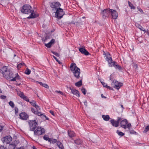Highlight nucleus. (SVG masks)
<instances>
[{
    "label": "nucleus",
    "instance_id": "nucleus-1",
    "mask_svg": "<svg viewBox=\"0 0 149 149\" xmlns=\"http://www.w3.org/2000/svg\"><path fill=\"white\" fill-rule=\"evenodd\" d=\"M106 56V58L108 62V63L110 67L114 66L116 69H118L119 70L123 69L122 67L119 65L117 64V63L114 61H113L111 57L110 56V54L107 52L106 53L105 52L104 53Z\"/></svg>",
    "mask_w": 149,
    "mask_h": 149
},
{
    "label": "nucleus",
    "instance_id": "nucleus-2",
    "mask_svg": "<svg viewBox=\"0 0 149 149\" xmlns=\"http://www.w3.org/2000/svg\"><path fill=\"white\" fill-rule=\"evenodd\" d=\"M70 68L71 71L73 73L74 76L77 79H79L80 77V70L77 67L76 64L74 63H72Z\"/></svg>",
    "mask_w": 149,
    "mask_h": 149
},
{
    "label": "nucleus",
    "instance_id": "nucleus-3",
    "mask_svg": "<svg viewBox=\"0 0 149 149\" xmlns=\"http://www.w3.org/2000/svg\"><path fill=\"white\" fill-rule=\"evenodd\" d=\"M15 76L13 77V74L12 72H10L9 70L6 71L5 73L3 74V77L8 79H10L11 78H13L10 79L11 81H17L19 80L20 77L18 75V73H16L15 74Z\"/></svg>",
    "mask_w": 149,
    "mask_h": 149
},
{
    "label": "nucleus",
    "instance_id": "nucleus-4",
    "mask_svg": "<svg viewBox=\"0 0 149 149\" xmlns=\"http://www.w3.org/2000/svg\"><path fill=\"white\" fill-rule=\"evenodd\" d=\"M31 8L32 7L30 5L25 4L23 6L21 11L23 13L28 14L31 12Z\"/></svg>",
    "mask_w": 149,
    "mask_h": 149
},
{
    "label": "nucleus",
    "instance_id": "nucleus-5",
    "mask_svg": "<svg viewBox=\"0 0 149 149\" xmlns=\"http://www.w3.org/2000/svg\"><path fill=\"white\" fill-rule=\"evenodd\" d=\"M120 121V126L124 129H126L127 128L130 129L131 127V123H128L126 119H125L123 120L122 119Z\"/></svg>",
    "mask_w": 149,
    "mask_h": 149
},
{
    "label": "nucleus",
    "instance_id": "nucleus-6",
    "mask_svg": "<svg viewBox=\"0 0 149 149\" xmlns=\"http://www.w3.org/2000/svg\"><path fill=\"white\" fill-rule=\"evenodd\" d=\"M29 127L30 128V131H34L38 125V123L35 120H29Z\"/></svg>",
    "mask_w": 149,
    "mask_h": 149
},
{
    "label": "nucleus",
    "instance_id": "nucleus-7",
    "mask_svg": "<svg viewBox=\"0 0 149 149\" xmlns=\"http://www.w3.org/2000/svg\"><path fill=\"white\" fill-rule=\"evenodd\" d=\"M55 16L58 19H61L64 14L63 10L61 8H59L56 10Z\"/></svg>",
    "mask_w": 149,
    "mask_h": 149
},
{
    "label": "nucleus",
    "instance_id": "nucleus-8",
    "mask_svg": "<svg viewBox=\"0 0 149 149\" xmlns=\"http://www.w3.org/2000/svg\"><path fill=\"white\" fill-rule=\"evenodd\" d=\"M35 136H39L45 133V130L44 128L38 127L36 130L34 131Z\"/></svg>",
    "mask_w": 149,
    "mask_h": 149
},
{
    "label": "nucleus",
    "instance_id": "nucleus-9",
    "mask_svg": "<svg viewBox=\"0 0 149 149\" xmlns=\"http://www.w3.org/2000/svg\"><path fill=\"white\" fill-rule=\"evenodd\" d=\"M111 86L115 88L118 90L123 86V84L114 80L112 81Z\"/></svg>",
    "mask_w": 149,
    "mask_h": 149
},
{
    "label": "nucleus",
    "instance_id": "nucleus-10",
    "mask_svg": "<svg viewBox=\"0 0 149 149\" xmlns=\"http://www.w3.org/2000/svg\"><path fill=\"white\" fill-rule=\"evenodd\" d=\"M1 140L3 143L8 144L12 141V139L10 136H7L5 137L2 138Z\"/></svg>",
    "mask_w": 149,
    "mask_h": 149
},
{
    "label": "nucleus",
    "instance_id": "nucleus-11",
    "mask_svg": "<svg viewBox=\"0 0 149 149\" xmlns=\"http://www.w3.org/2000/svg\"><path fill=\"white\" fill-rule=\"evenodd\" d=\"M121 120V118L118 117V120L117 121L114 120L113 119H112L110 120V122L113 126L117 127L119 126V122Z\"/></svg>",
    "mask_w": 149,
    "mask_h": 149
},
{
    "label": "nucleus",
    "instance_id": "nucleus-12",
    "mask_svg": "<svg viewBox=\"0 0 149 149\" xmlns=\"http://www.w3.org/2000/svg\"><path fill=\"white\" fill-rule=\"evenodd\" d=\"M61 6L60 3L58 2H53L50 4V6L52 8L56 10L60 8Z\"/></svg>",
    "mask_w": 149,
    "mask_h": 149
},
{
    "label": "nucleus",
    "instance_id": "nucleus-13",
    "mask_svg": "<svg viewBox=\"0 0 149 149\" xmlns=\"http://www.w3.org/2000/svg\"><path fill=\"white\" fill-rule=\"evenodd\" d=\"M111 10L109 8L104 10L102 12L103 16L106 17L110 15Z\"/></svg>",
    "mask_w": 149,
    "mask_h": 149
},
{
    "label": "nucleus",
    "instance_id": "nucleus-14",
    "mask_svg": "<svg viewBox=\"0 0 149 149\" xmlns=\"http://www.w3.org/2000/svg\"><path fill=\"white\" fill-rule=\"evenodd\" d=\"M111 15L113 19H116L118 16V13L115 10L113 9L111 10L110 15Z\"/></svg>",
    "mask_w": 149,
    "mask_h": 149
},
{
    "label": "nucleus",
    "instance_id": "nucleus-15",
    "mask_svg": "<svg viewBox=\"0 0 149 149\" xmlns=\"http://www.w3.org/2000/svg\"><path fill=\"white\" fill-rule=\"evenodd\" d=\"M20 118L22 120H26L29 117V115L25 112H22L19 114Z\"/></svg>",
    "mask_w": 149,
    "mask_h": 149
},
{
    "label": "nucleus",
    "instance_id": "nucleus-16",
    "mask_svg": "<svg viewBox=\"0 0 149 149\" xmlns=\"http://www.w3.org/2000/svg\"><path fill=\"white\" fill-rule=\"evenodd\" d=\"M79 51L82 54L85 55H88L90 54L89 52H88L85 48L84 47L80 48L79 49Z\"/></svg>",
    "mask_w": 149,
    "mask_h": 149
},
{
    "label": "nucleus",
    "instance_id": "nucleus-17",
    "mask_svg": "<svg viewBox=\"0 0 149 149\" xmlns=\"http://www.w3.org/2000/svg\"><path fill=\"white\" fill-rule=\"evenodd\" d=\"M55 43V40L54 39H52L50 42H49L48 43L45 44V46L47 47L50 48L51 47L52 45Z\"/></svg>",
    "mask_w": 149,
    "mask_h": 149
},
{
    "label": "nucleus",
    "instance_id": "nucleus-18",
    "mask_svg": "<svg viewBox=\"0 0 149 149\" xmlns=\"http://www.w3.org/2000/svg\"><path fill=\"white\" fill-rule=\"evenodd\" d=\"M68 134L70 138L74 137L75 136V133L73 131L70 130L68 131Z\"/></svg>",
    "mask_w": 149,
    "mask_h": 149
},
{
    "label": "nucleus",
    "instance_id": "nucleus-19",
    "mask_svg": "<svg viewBox=\"0 0 149 149\" xmlns=\"http://www.w3.org/2000/svg\"><path fill=\"white\" fill-rule=\"evenodd\" d=\"M71 92L73 94L77 96L78 97H79V93L76 89H72V90Z\"/></svg>",
    "mask_w": 149,
    "mask_h": 149
},
{
    "label": "nucleus",
    "instance_id": "nucleus-20",
    "mask_svg": "<svg viewBox=\"0 0 149 149\" xmlns=\"http://www.w3.org/2000/svg\"><path fill=\"white\" fill-rule=\"evenodd\" d=\"M74 143L77 145H82L83 143L82 141L79 138L77 139L74 141Z\"/></svg>",
    "mask_w": 149,
    "mask_h": 149
},
{
    "label": "nucleus",
    "instance_id": "nucleus-21",
    "mask_svg": "<svg viewBox=\"0 0 149 149\" xmlns=\"http://www.w3.org/2000/svg\"><path fill=\"white\" fill-rule=\"evenodd\" d=\"M8 70L7 67L4 66L1 69L0 72L3 75L5 73L6 71H7Z\"/></svg>",
    "mask_w": 149,
    "mask_h": 149
},
{
    "label": "nucleus",
    "instance_id": "nucleus-22",
    "mask_svg": "<svg viewBox=\"0 0 149 149\" xmlns=\"http://www.w3.org/2000/svg\"><path fill=\"white\" fill-rule=\"evenodd\" d=\"M31 14H30V16L27 17L28 18L30 19L35 18L36 17V14L34 13L33 10L32 11L31 10Z\"/></svg>",
    "mask_w": 149,
    "mask_h": 149
},
{
    "label": "nucleus",
    "instance_id": "nucleus-23",
    "mask_svg": "<svg viewBox=\"0 0 149 149\" xmlns=\"http://www.w3.org/2000/svg\"><path fill=\"white\" fill-rule=\"evenodd\" d=\"M102 117L103 119L105 121H108L110 119V117L109 115H102Z\"/></svg>",
    "mask_w": 149,
    "mask_h": 149
},
{
    "label": "nucleus",
    "instance_id": "nucleus-24",
    "mask_svg": "<svg viewBox=\"0 0 149 149\" xmlns=\"http://www.w3.org/2000/svg\"><path fill=\"white\" fill-rule=\"evenodd\" d=\"M57 146L60 149H64V147L62 144L59 141H57Z\"/></svg>",
    "mask_w": 149,
    "mask_h": 149
},
{
    "label": "nucleus",
    "instance_id": "nucleus-25",
    "mask_svg": "<svg viewBox=\"0 0 149 149\" xmlns=\"http://www.w3.org/2000/svg\"><path fill=\"white\" fill-rule=\"evenodd\" d=\"M43 139L46 141H48L49 142L51 143V139L49 138L47 135H45L43 136Z\"/></svg>",
    "mask_w": 149,
    "mask_h": 149
},
{
    "label": "nucleus",
    "instance_id": "nucleus-26",
    "mask_svg": "<svg viewBox=\"0 0 149 149\" xmlns=\"http://www.w3.org/2000/svg\"><path fill=\"white\" fill-rule=\"evenodd\" d=\"M17 95L19 96L20 97L22 98L23 96L24 95V94L23 92H21L20 91H17Z\"/></svg>",
    "mask_w": 149,
    "mask_h": 149
},
{
    "label": "nucleus",
    "instance_id": "nucleus-27",
    "mask_svg": "<svg viewBox=\"0 0 149 149\" xmlns=\"http://www.w3.org/2000/svg\"><path fill=\"white\" fill-rule=\"evenodd\" d=\"M82 85V80H80L79 81L75 83V85L79 87Z\"/></svg>",
    "mask_w": 149,
    "mask_h": 149
},
{
    "label": "nucleus",
    "instance_id": "nucleus-28",
    "mask_svg": "<svg viewBox=\"0 0 149 149\" xmlns=\"http://www.w3.org/2000/svg\"><path fill=\"white\" fill-rule=\"evenodd\" d=\"M128 4L129 6L130 7L131 9H133L134 10L135 9L136 7L134 6L132 3L130 2L129 1H128Z\"/></svg>",
    "mask_w": 149,
    "mask_h": 149
},
{
    "label": "nucleus",
    "instance_id": "nucleus-29",
    "mask_svg": "<svg viewBox=\"0 0 149 149\" xmlns=\"http://www.w3.org/2000/svg\"><path fill=\"white\" fill-rule=\"evenodd\" d=\"M15 144H10L8 146V149H15Z\"/></svg>",
    "mask_w": 149,
    "mask_h": 149
},
{
    "label": "nucleus",
    "instance_id": "nucleus-30",
    "mask_svg": "<svg viewBox=\"0 0 149 149\" xmlns=\"http://www.w3.org/2000/svg\"><path fill=\"white\" fill-rule=\"evenodd\" d=\"M137 27L139 28L140 30L144 31L145 29L143 28V27L140 25L137 24L136 25Z\"/></svg>",
    "mask_w": 149,
    "mask_h": 149
},
{
    "label": "nucleus",
    "instance_id": "nucleus-31",
    "mask_svg": "<svg viewBox=\"0 0 149 149\" xmlns=\"http://www.w3.org/2000/svg\"><path fill=\"white\" fill-rule=\"evenodd\" d=\"M42 118L44 119V120H48L49 118H47L45 115L43 114H42L41 116Z\"/></svg>",
    "mask_w": 149,
    "mask_h": 149
},
{
    "label": "nucleus",
    "instance_id": "nucleus-32",
    "mask_svg": "<svg viewBox=\"0 0 149 149\" xmlns=\"http://www.w3.org/2000/svg\"><path fill=\"white\" fill-rule=\"evenodd\" d=\"M117 133L118 134V135L119 136H124L125 134L124 133L121 132L119 131L118 130L117 131Z\"/></svg>",
    "mask_w": 149,
    "mask_h": 149
},
{
    "label": "nucleus",
    "instance_id": "nucleus-33",
    "mask_svg": "<svg viewBox=\"0 0 149 149\" xmlns=\"http://www.w3.org/2000/svg\"><path fill=\"white\" fill-rule=\"evenodd\" d=\"M24 100L26 101L27 102H29V100L28 98V97L24 95L22 97Z\"/></svg>",
    "mask_w": 149,
    "mask_h": 149
},
{
    "label": "nucleus",
    "instance_id": "nucleus-34",
    "mask_svg": "<svg viewBox=\"0 0 149 149\" xmlns=\"http://www.w3.org/2000/svg\"><path fill=\"white\" fill-rule=\"evenodd\" d=\"M25 64L24 63H21L17 65V68L18 69H20L22 66H23Z\"/></svg>",
    "mask_w": 149,
    "mask_h": 149
},
{
    "label": "nucleus",
    "instance_id": "nucleus-35",
    "mask_svg": "<svg viewBox=\"0 0 149 149\" xmlns=\"http://www.w3.org/2000/svg\"><path fill=\"white\" fill-rule=\"evenodd\" d=\"M71 23H72V24H76V25L77 26H79V25L82 24L81 23V22H74L73 21H72Z\"/></svg>",
    "mask_w": 149,
    "mask_h": 149
},
{
    "label": "nucleus",
    "instance_id": "nucleus-36",
    "mask_svg": "<svg viewBox=\"0 0 149 149\" xmlns=\"http://www.w3.org/2000/svg\"><path fill=\"white\" fill-rule=\"evenodd\" d=\"M9 105L12 107L14 108V107L15 104H14L13 102L11 101H10L9 102Z\"/></svg>",
    "mask_w": 149,
    "mask_h": 149
},
{
    "label": "nucleus",
    "instance_id": "nucleus-37",
    "mask_svg": "<svg viewBox=\"0 0 149 149\" xmlns=\"http://www.w3.org/2000/svg\"><path fill=\"white\" fill-rule=\"evenodd\" d=\"M31 72V71L29 69L27 68L25 70V73L27 74H30Z\"/></svg>",
    "mask_w": 149,
    "mask_h": 149
},
{
    "label": "nucleus",
    "instance_id": "nucleus-38",
    "mask_svg": "<svg viewBox=\"0 0 149 149\" xmlns=\"http://www.w3.org/2000/svg\"><path fill=\"white\" fill-rule=\"evenodd\" d=\"M51 52L57 57H59L60 56L59 54L56 52H54L52 51H51Z\"/></svg>",
    "mask_w": 149,
    "mask_h": 149
},
{
    "label": "nucleus",
    "instance_id": "nucleus-39",
    "mask_svg": "<svg viewBox=\"0 0 149 149\" xmlns=\"http://www.w3.org/2000/svg\"><path fill=\"white\" fill-rule=\"evenodd\" d=\"M29 102L33 107L36 105V102L34 100H32Z\"/></svg>",
    "mask_w": 149,
    "mask_h": 149
},
{
    "label": "nucleus",
    "instance_id": "nucleus-40",
    "mask_svg": "<svg viewBox=\"0 0 149 149\" xmlns=\"http://www.w3.org/2000/svg\"><path fill=\"white\" fill-rule=\"evenodd\" d=\"M57 141H57L56 140L54 139H51V143H56L57 144Z\"/></svg>",
    "mask_w": 149,
    "mask_h": 149
},
{
    "label": "nucleus",
    "instance_id": "nucleus-41",
    "mask_svg": "<svg viewBox=\"0 0 149 149\" xmlns=\"http://www.w3.org/2000/svg\"><path fill=\"white\" fill-rule=\"evenodd\" d=\"M149 131V125L146 126L145 127V129L143 132H147Z\"/></svg>",
    "mask_w": 149,
    "mask_h": 149
},
{
    "label": "nucleus",
    "instance_id": "nucleus-42",
    "mask_svg": "<svg viewBox=\"0 0 149 149\" xmlns=\"http://www.w3.org/2000/svg\"><path fill=\"white\" fill-rule=\"evenodd\" d=\"M100 82L103 85L104 87H105L106 86H107V84H106L105 83L104 81H102L100 80Z\"/></svg>",
    "mask_w": 149,
    "mask_h": 149
},
{
    "label": "nucleus",
    "instance_id": "nucleus-43",
    "mask_svg": "<svg viewBox=\"0 0 149 149\" xmlns=\"http://www.w3.org/2000/svg\"><path fill=\"white\" fill-rule=\"evenodd\" d=\"M81 90L82 92L84 95L86 94V89L84 88L83 87L82 88Z\"/></svg>",
    "mask_w": 149,
    "mask_h": 149
},
{
    "label": "nucleus",
    "instance_id": "nucleus-44",
    "mask_svg": "<svg viewBox=\"0 0 149 149\" xmlns=\"http://www.w3.org/2000/svg\"><path fill=\"white\" fill-rule=\"evenodd\" d=\"M130 133L132 134H136V133L135 131L133 130H129Z\"/></svg>",
    "mask_w": 149,
    "mask_h": 149
},
{
    "label": "nucleus",
    "instance_id": "nucleus-45",
    "mask_svg": "<svg viewBox=\"0 0 149 149\" xmlns=\"http://www.w3.org/2000/svg\"><path fill=\"white\" fill-rule=\"evenodd\" d=\"M31 110L32 112L35 114L37 111H36L35 109L31 107Z\"/></svg>",
    "mask_w": 149,
    "mask_h": 149
},
{
    "label": "nucleus",
    "instance_id": "nucleus-46",
    "mask_svg": "<svg viewBox=\"0 0 149 149\" xmlns=\"http://www.w3.org/2000/svg\"><path fill=\"white\" fill-rule=\"evenodd\" d=\"M36 109L37 111H39L40 109L38 105H35L34 106Z\"/></svg>",
    "mask_w": 149,
    "mask_h": 149
},
{
    "label": "nucleus",
    "instance_id": "nucleus-47",
    "mask_svg": "<svg viewBox=\"0 0 149 149\" xmlns=\"http://www.w3.org/2000/svg\"><path fill=\"white\" fill-rule=\"evenodd\" d=\"M38 111H37L35 114L38 116H41L42 114L40 112H39Z\"/></svg>",
    "mask_w": 149,
    "mask_h": 149
},
{
    "label": "nucleus",
    "instance_id": "nucleus-48",
    "mask_svg": "<svg viewBox=\"0 0 149 149\" xmlns=\"http://www.w3.org/2000/svg\"><path fill=\"white\" fill-rule=\"evenodd\" d=\"M42 86L47 88H49V86L46 84H43Z\"/></svg>",
    "mask_w": 149,
    "mask_h": 149
},
{
    "label": "nucleus",
    "instance_id": "nucleus-49",
    "mask_svg": "<svg viewBox=\"0 0 149 149\" xmlns=\"http://www.w3.org/2000/svg\"><path fill=\"white\" fill-rule=\"evenodd\" d=\"M56 93H60L61 95H64L65 94L63 93L61 91H55Z\"/></svg>",
    "mask_w": 149,
    "mask_h": 149
},
{
    "label": "nucleus",
    "instance_id": "nucleus-50",
    "mask_svg": "<svg viewBox=\"0 0 149 149\" xmlns=\"http://www.w3.org/2000/svg\"><path fill=\"white\" fill-rule=\"evenodd\" d=\"M15 114L17 113L18 112V108L17 107H15Z\"/></svg>",
    "mask_w": 149,
    "mask_h": 149
},
{
    "label": "nucleus",
    "instance_id": "nucleus-51",
    "mask_svg": "<svg viewBox=\"0 0 149 149\" xmlns=\"http://www.w3.org/2000/svg\"><path fill=\"white\" fill-rule=\"evenodd\" d=\"M133 67V68L136 69H137L138 68V65L137 64H134Z\"/></svg>",
    "mask_w": 149,
    "mask_h": 149
},
{
    "label": "nucleus",
    "instance_id": "nucleus-52",
    "mask_svg": "<svg viewBox=\"0 0 149 149\" xmlns=\"http://www.w3.org/2000/svg\"><path fill=\"white\" fill-rule=\"evenodd\" d=\"M105 88H106L110 90H113V88L112 87H110L109 86H108L107 85V86H106L105 87Z\"/></svg>",
    "mask_w": 149,
    "mask_h": 149
},
{
    "label": "nucleus",
    "instance_id": "nucleus-53",
    "mask_svg": "<svg viewBox=\"0 0 149 149\" xmlns=\"http://www.w3.org/2000/svg\"><path fill=\"white\" fill-rule=\"evenodd\" d=\"M6 97V96L4 95H2L1 96V98L2 99H5Z\"/></svg>",
    "mask_w": 149,
    "mask_h": 149
},
{
    "label": "nucleus",
    "instance_id": "nucleus-54",
    "mask_svg": "<svg viewBox=\"0 0 149 149\" xmlns=\"http://www.w3.org/2000/svg\"><path fill=\"white\" fill-rule=\"evenodd\" d=\"M53 57L57 62H58V60L55 56L53 55Z\"/></svg>",
    "mask_w": 149,
    "mask_h": 149
},
{
    "label": "nucleus",
    "instance_id": "nucleus-55",
    "mask_svg": "<svg viewBox=\"0 0 149 149\" xmlns=\"http://www.w3.org/2000/svg\"><path fill=\"white\" fill-rule=\"evenodd\" d=\"M3 129V127L0 125V132H1Z\"/></svg>",
    "mask_w": 149,
    "mask_h": 149
},
{
    "label": "nucleus",
    "instance_id": "nucleus-56",
    "mask_svg": "<svg viewBox=\"0 0 149 149\" xmlns=\"http://www.w3.org/2000/svg\"><path fill=\"white\" fill-rule=\"evenodd\" d=\"M49 112L52 114L54 116V113L53 111H52L51 110H50V111Z\"/></svg>",
    "mask_w": 149,
    "mask_h": 149
},
{
    "label": "nucleus",
    "instance_id": "nucleus-57",
    "mask_svg": "<svg viewBox=\"0 0 149 149\" xmlns=\"http://www.w3.org/2000/svg\"><path fill=\"white\" fill-rule=\"evenodd\" d=\"M87 102L86 100L84 102V104L87 107Z\"/></svg>",
    "mask_w": 149,
    "mask_h": 149
},
{
    "label": "nucleus",
    "instance_id": "nucleus-58",
    "mask_svg": "<svg viewBox=\"0 0 149 149\" xmlns=\"http://www.w3.org/2000/svg\"><path fill=\"white\" fill-rule=\"evenodd\" d=\"M138 10H139L141 13H143V11L140 8Z\"/></svg>",
    "mask_w": 149,
    "mask_h": 149
},
{
    "label": "nucleus",
    "instance_id": "nucleus-59",
    "mask_svg": "<svg viewBox=\"0 0 149 149\" xmlns=\"http://www.w3.org/2000/svg\"><path fill=\"white\" fill-rule=\"evenodd\" d=\"M101 96L102 98H106V97L104 96V95L102 94L101 95Z\"/></svg>",
    "mask_w": 149,
    "mask_h": 149
},
{
    "label": "nucleus",
    "instance_id": "nucleus-60",
    "mask_svg": "<svg viewBox=\"0 0 149 149\" xmlns=\"http://www.w3.org/2000/svg\"><path fill=\"white\" fill-rule=\"evenodd\" d=\"M39 84L41 86H43V84L42 83V82H38Z\"/></svg>",
    "mask_w": 149,
    "mask_h": 149
},
{
    "label": "nucleus",
    "instance_id": "nucleus-61",
    "mask_svg": "<svg viewBox=\"0 0 149 149\" xmlns=\"http://www.w3.org/2000/svg\"><path fill=\"white\" fill-rule=\"evenodd\" d=\"M67 88H68V90H70L71 91H72V88H71V87H68V86H67Z\"/></svg>",
    "mask_w": 149,
    "mask_h": 149
},
{
    "label": "nucleus",
    "instance_id": "nucleus-62",
    "mask_svg": "<svg viewBox=\"0 0 149 149\" xmlns=\"http://www.w3.org/2000/svg\"><path fill=\"white\" fill-rule=\"evenodd\" d=\"M47 37H46L45 38V39H44V38H42V40L43 41H45L47 39Z\"/></svg>",
    "mask_w": 149,
    "mask_h": 149
},
{
    "label": "nucleus",
    "instance_id": "nucleus-63",
    "mask_svg": "<svg viewBox=\"0 0 149 149\" xmlns=\"http://www.w3.org/2000/svg\"><path fill=\"white\" fill-rule=\"evenodd\" d=\"M0 149H7L6 148L4 147H1L0 148Z\"/></svg>",
    "mask_w": 149,
    "mask_h": 149
},
{
    "label": "nucleus",
    "instance_id": "nucleus-64",
    "mask_svg": "<svg viewBox=\"0 0 149 149\" xmlns=\"http://www.w3.org/2000/svg\"><path fill=\"white\" fill-rule=\"evenodd\" d=\"M33 149H37V148H36V147L34 146H33Z\"/></svg>",
    "mask_w": 149,
    "mask_h": 149
}]
</instances>
